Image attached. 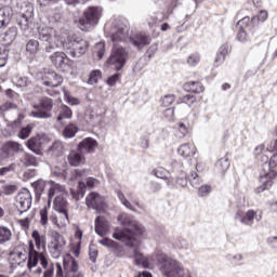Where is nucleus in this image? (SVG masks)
<instances>
[{"instance_id":"6ab92c4d","label":"nucleus","mask_w":277,"mask_h":277,"mask_svg":"<svg viewBox=\"0 0 277 277\" xmlns=\"http://www.w3.org/2000/svg\"><path fill=\"white\" fill-rule=\"evenodd\" d=\"M50 61L56 70H64V68L67 66L68 56H66V53L64 52L55 51L52 55H50Z\"/></svg>"},{"instance_id":"7ed1b4c3","label":"nucleus","mask_w":277,"mask_h":277,"mask_svg":"<svg viewBox=\"0 0 277 277\" xmlns=\"http://www.w3.org/2000/svg\"><path fill=\"white\" fill-rule=\"evenodd\" d=\"M277 155L275 154L268 163H264V173L260 175L261 185L255 188V193L263 194V192L269 189L274 185V179H276L277 172L274 168L277 167Z\"/></svg>"},{"instance_id":"2eb2a0df","label":"nucleus","mask_w":277,"mask_h":277,"mask_svg":"<svg viewBox=\"0 0 277 277\" xmlns=\"http://www.w3.org/2000/svg\"><path fill=\"white\" fill-rule=\"evenodd\" d=\"M66 188L61 185V196H56L53 201L54 211L68 220V201H66Z\"/></svg>"},{"instance_id":"423d86ee","label":"nucleus","mask_w":277,"mask_h":277,"mask_svg":"<svg viewBox=\"0 0 277 277\" xmlns=\"http://www.w3.org/2000/svg\"><path fill=\"white\" fill-rule=\"evenodd\" d=\"M160 269L166 277H192L189 271H184L176 260L166 255L162 256V265L160 266Z\"/></svg>"},{"instance_id":"c85d7f7f","label":"nucleus","mask_w":277,"mask_h":277,"mask_svg":"<svg viewBox=\"0 0 277 277\" xmlns=\"http://www.w3.org/2000/svg\"><path fill=\"white\" fill-rule=\"evenodd\" d=\"M11 256H13V259H17L18 261H27V259H29V253H27V246L22 245L17 247L14 251L11 252Z\"/></svg>"},{"instance_id":"0e129e2a","label":"nucleus","mask_w":277,"mask_h":277,"mask_svg":"<svg viewBox=\"0 0 277 277\" xmlns=\"http://www.w3.org/2000/svg\"><path fill=\"white\" fill-rule=\"evenodd\" d=\"M133 254L136 265H142V263H144V255L140 253L137 249H134Z\"/></svg>"},{"instance_id":"393cba45","label":"nucleus","mask_w":277,"mask_h":277,"mask_svg":"<svg viewBox=\"0 0 277 277\" xmlns=\"http://www.w3.org/2000/svg\"><path fill=\"white\" fill-rule=\"evenodd\" d=\"M177 153L181 157H184V159L194 157L196 155V146L185 143L179 147Z\"/></svg>"},{"instance_id":"20e7f679","label":"nucleus","mask_w":277,"mask_h":277,"mask_svg":"<svg viewBox=\"0 0 277 277\" xmlns=\"http://www.w3.org/2000/svg\"><path fill=\"white\" fill-rule=\"evenodd\" d=\"M103 16V8L89 6L83 11L82 17L79 19L78 25L81 31H90L92 27H96Z\"/></svg>"},{"instance_id":"052dcab7","label":"nucleus","mask_w":277,"mask_h":277,"mask_svg":"<svg viewBox=\"0 0 277 277\" xmlns=\"http://www.w3.org/2000/svg\"><path fill=\"white\" fill-rule=\"evenodd\" d=\"M16 104L12 102H6L0 106V111H10V109H16Z\"/></svg>"},{"instance_id":"f704fd0d","label":"nucleus","mask_w":277,"mask_h":277,"mask_svg":"<svg viewBox=\"0 0 277 277\" xmlns=\"http://www.w3.org/2000/svg\"><path fill=\"white\" fill-rule=\"evenodd\" d=\"M129 36V30L124 28H119L116 32H114L110 37L113 42H122V40L127 39Z\"/></svg>"},{"instance_id":"a19ab883","label":"nucleus","mask_w":277,"mask_h":277,"mask_svg":"<svg viewBox=\"0 0 277 277\" xmlns=\"http://www.w3.org/2000/svg\"><path fill=\"white\" fill-rule=\"evenodd\" d=\"M117 197L120 200L121 205L126 207V209H129L130 211H135V208H133V205L129 200H127V197L124 196L123 193H121L120 189L116 190Z\"/></svg>"},{"instance_id":"39448f33","label":"nucleus","mask_w":277,"mask_h":277,"mask_svg":"<svg viewBox=\"0 0 277 277\" xmlns=\"http://www.w3.org/2000/svg\"><path fill=\"white\" fill-rule=\"evenodd\" d=\"M39 40L47 42L45 53H53L55 49H62L64 41L57 36V30L51 27H43L39 30Z\"/></svg>"},{"instance_id":"774afa93","label":"nucleus","mask_w":277,"mask_h":277,"mask_svg":"<svg viewBox=\"0 0 277 277\" xmlns=\"http://www.w3.org/2000/svg\"><path fill=\"white\" fill-rule=\"evenodd\" d=\"M267 150L268 153H274L275 155H277V140H275L267 146Z\"/></svg>"},{"instance_id":"09e8293b","label":"nucleus","mask_w":277,"mask_h":277,"mask_svg":"<svg viewBox=\"0 0 277 277\" xmlns=\"http://www.w3.org/2000/svg\"><path fill=\"white\" fill-rule=\"evenodd\" d=\"M199 63H200V54L199 53L190 54L187 58L188 66H198Z\"/></svg>"},{"instance_id":"dca6fc26","label":"nucleus","mask_w":277,"mask_h":277,"mask_svg":"<svg viewBox=\"0 0 277 277\" xmlns=\"http://www.w3.org/2000/svg\"><path fill=\"white\" fill-rule=\"evenodd\" d=\"M85 205L89 209H94V211L101 213L105 209V197L96 192H92L87 196Z\"/></svg>"},{"instance_id":"49530a36","label":"nucleus","mask_w":277,"mask_h":277,"mask_svg":"<svg viewBox=\"0 0 277 277\" xmlns=\"http://www.w3.org/2000/svg\"><path fill=\"white\" fill-rule=\"evenodd\" d=\"M101 75H102L101 70L91 71L88 83H90V85H94V83H98V79H101Z\"/></svg>"},{"instance_id":"4d7b16f0","label":"nucleus","mask_w":277,"mask_h":277,"mask_svg":"<svg viewBox=\"0 0 277 277\" xmlns=\"http://www.w3.org/2000/svg\"><path fill=\"white\" fill-rule=\"evenodd\" d=\"M16 189V185H4L2 187V192L5 194V196H12V194H15Z\"/></svg>"},{"instance_id":"13d9d810","label":"nucleus","mask_w":277,"mask_h":277,"mask_svg":"<svg viewBox=\"0 0 277 277\" xmlns=\"http://www.w3.org/2000/svg\"><path fill=\"white\" fill-rule=\"evenodd\" d=\"M95 51H97L98 60H103V55H105V43L100 42L95 45Z\"/></svg>"},{"instance_id":"3c124183","label":"nucleus","mask_w":277,"mask_h":277,"mask_svg":"<svg viewBox=\"0 0 277 277\" xmlns=\"http://www.w3.org/2000/svg\"><path fill=\"white\" fill-rule=\"evenodd\" d=\"M78 186L80 189L78 193H75L71 190V195H72V198H75V200H80L84 196L83 187H85V183L79 182Z\"/></svg>"},{"instance_id":"9d476101","label":"nucleus","mask_w":277,"mask_h":277,"mask_svg":"<svg viewBox=\"0 0 277 277\" xmlns=\"http://www.w3.org/2000/svg\"><path fill=\"white\" fill-rule=\"evenodd\" d=\"M32 107L36 110L30 111L31 118H38V119L53 118V114H51V111L53 110V98L41 97L39 100V104H35Z\"/></svg>"},{"instance_id":"6e6552de","label":"nucleus","mask_w":277,"mask_h":277,"mask_svg":"<svg viewBox=\"0 0 277 277\" xmlns=\"http://www.w3.org/2000/svg\"><path fill=\"white\" fill-rule=\"evenodd\" d=\"M15 12L19 14L17 25H19L22 29H27L31 23V18H34V4L25 0H19L16 3Z\"/></svg>"},{"instance_id":"bf43d9fd","label":"nucleus","mask_w":277,"mask_h":277,"mask_svg":"<svg viewBox=\"0 0 277 277\" xmlns=\"http://www.w3.org/2000/svg\"><path fill=\"white\" fill-rule=\"evenodd\" d=\"M120 81V74H114L107 79V84L111 87L116 85Z\"/></svg>"},{"instance_id":"e2e57ef3","label":"nucleus","mask_w":277,"mask_h":277,"mask_svg":"<svg viewBox=\"0 0 277 277\" xmlns=\"http://www.w3.org/2000/svg\"><path fill=\"white\" fill-rule=\"evenodd\" d=\"M224 62H226V56L224 54H221L220 52H217L216 57L214 60V66H222V64H224Z\"/></svg>"},{"instance_id":"58836bf2","label":"nucleus","mask_w":277,"mask_h":277,"mask_svg":"<svg viewBox=\"0 0 277 277\" xmlns=\"http://www.w3.org/2000/svg\"><path fill=\"white\" fill-rule=\"evenodd\" d=\"M12 81L17 88H27V85H29V78L21 75L13 76Z\"/></svg>"},{"instance_id":"9b49d317","label":"nucleus","mask_w":277,"mask_h":277,"mask_svg":"<svg viewBox=\"0 0 277 277\" xmlns=\"http://www.w3.org/2000/svg\"><path fill=\"white\" fill-rule=\"evenodd\" d=\"M31 187H34L37 198H40V196H42V194L44 193V189L49 187L48 207H51V200H53V197L55 196V194H57V190L60 189V185H57L55 182H45L43 180L32 182Z\"/></svg>"},{"instance_id":"1a4fd4ad","label":"nucleus","mask_w":277,"mask_h":277,"mask_svg":"<svg viewBox=\"0 0 277 277\" xmlns=\"http://www.w3.org/2000/svg\"><path fill=\"white\" fill-rule=\"evenodd\" d=\"M61 47L66 51H69L71 57H81V55H85V53H88L90 43L81 38H67V41H63Z\"/></svg>"},{"instance_id":"7c9ffc66","label":"nucleus","mask_w":277,"mask_h":277,"mask_svg":"<svg viewBox=\"0 0 277 277\" xmlns=\"http://www.w3.org/2000/svg\"><path fill=\"white\" fill-rule=\"evenodd\" d=\"M26 146L31 153H35V155H42V148L40 147V140L37 137H30L26 142Z\"/></svg>"},{"instance_id":"4c0bfd02","label":"nucleus","mask_w":277,"mask_h":277,"mask_svg":"<svg viewBox=\"0 0 277 277\" xmlns=\"http://www.w3.org/2000/svg\"><path fill=\"white\" fill-rule=\"evenodd\" d=\"M26 51H27V53H30L31 55L38 53V51H40V42H38V40H36V39H30L26 43Z\"/></svg>"},{"instance_id":"c03bdc74","label":"nucleus","mask_w":277,"mask_h":277,"mask_svg":"<svg viewBox=\"0 0 277 277\" xmlns=\"http://www.w3.org/2000/svg\"><path fill=\"white\" fill-rule=\"evenodd\" d=\"M256 19V16L252 17L250 19V16H246L242 19H240L237 25L238 27H240V29H248V27H250V25H252V23H254V21Z\"/></svg>"},{"instance_id":"aec40b11","label":"nucleus","mask_w":277,"mask_h":277,"mask_svg":"<svg viewBox=\"0 0 277 277\" xmlns=\"http://www.w3.org/2000/svg\"><path fill=\"white\" fill-rule=\"evenodd\" d=\"M44 79L43 85L49 88H60L64 81V78H62V76L57 75L55 71H48L44 75Z\"/></svg>"},{"instance_id":"69168bd1","label":"nucleus","mask_w":277,"mask_h":277,"mask_svg":"<svg viewBox=\"0 0 277 277\" xmlns=\"http://www.w3.org/2000/svg\"><path fill=\"white\" fill-rule=\"evenodd\" d=\"M8 51L3 50L0 52V68H3L8 64Z\"/></svg>"},{"instance_id":"603ef678","label":"nucleus","mask_w":277,"mask_h":277,"mask_svg":"<svg viewBox=\"0 0 277 277\" xmlns=\"http://www.w3.org/2000/svg\"><path fill=\"white\" fill-rule=\"evenodd\" d=\"M174 101H175L174 95H172V94L164 95L161 98L162 107H170V105H172V103H174Z\"/></svg>"},{"instance_id":"4468645a","label":"nucleus","mask_w":277,"mask_h":277,"mask_svg":"<svg viewBox=\"0 0 277 277\" xmlns=\"http://www.w3.org/2000/svg\"><path fill=\"white\" fill-rule=\"evenodd\" d=\"M15 153H23V145L21 143L9 141L0 148V161H8L10 157H14Z\"/></svg>"},{"instance_id":"0eeeda50","label":"nucleus","mask_w":277,"mask_h":277,"mask_svg":"<svg viewBox=\"0 0 277 277\" xmlns=\"http://www.w3.org/2000/svg\"><path fill=\"white\" fill-rule=\"evenodd\" d=\"M160 269L166 277H192L189 271H184L176 260L166 255L162 256V265L160 266Z\"/></svg>"},{"instance_id":"864d4df0","label":"nucleus","mask_w":277,"mask_h":277,"mask_svg":"<svg viewBox=\"0 0 277 277\" xmlns=\"http://www.w3.org/2000/svg\"><path fill=\"white\" fill-rule=\"evenodd\" d=\"M181 103H185L188 107H192L196 103V97L192 94H186L181 98Z\"/></svg>"},{"instance_id":"6e6d98bb","label":"nucleus","mask_w":277,"mask_h":277,"mask_svg":"<svg viewBox=\"0 0 277 277\" xmlns=\"http://www.w3.org/2000/svg\"><path fill=\"white\" fill-rule=\"evenodd\" d=\"M209 194H211V186L202 185L198 188V196L201 198H205V196H208Z\"/></svg>"},{"instance_id":"f3484780","label":"nucleus","mask_w":277,"mask_h":277,"mask_svg":"<svg viewBox=\"0 0 277 277\" xmlns=\"http://www.w3.org/2000/svg\"><path fill=\"white\" fill-rule=\"evenodd\" d=\"M65 243L66 242H64V238L62 237V235L56 234L54 241H52L51 245L48 247L52 259H60V256H62Z\"/></svg>"},{"instance_id":"f8f14e48","label":"nucleus","mask_w":277,"mask_h":277,"mask_svg":"<svg viewBox=\"0 0 277 277\" xmlns=\"http://www.w3.org/2000/svg\"><path fill=\"white\" fill-rule=\"evenodd\" d=\"M127 60H129V52H127L122 47H115L108 58V64H110V66H115V70L119 71L124 68Z\"/></svg>"},{"instance_id":"79ce46f5","label":"nucleus","mask_w":277,"mask_h":277,"mask_svg":"<svg viewBox=\"0 0 277 277\" xmlns=\"http://www.w3.org/2000/svg\"><path fill=\"white\" fill-rule=\"evenodd\" d=\"M185 88H189L190 92H194L195 94L205 92V87L200 82H188L185 84Z\"/></svg>"},{"instance_id":"338daca9","label":"nucleus","mask_w":277,"mask_h":277,"mask_svg":"<svg viewBox=\"0 0 277 277\" xmlns=\"http://www.w3.org/2000/svg\"><path fill=\"white\" fill-rule=\"evenodd\" d=\"M163 116L164 118H167V120L171 121L174 120V108H167L163 111Z\"/></svg>"},{"instance_id":"c756f323","label":"nucleus","mask_w":277,"mask_h":277,"mask_svg":"<svg viewBox=\"0 0 277 277\" xmlns=\"http://www.w3.org/2000/svg\"><path fill=\"white\" fill-rule=\"evenodd\" d=\"M230 168V161L228 160V156H224L219 159L215 163V171L219 174H224Z\"/></svg>"},{"instance_id":"4be33fe9","label":"nucleus","mask_w":277,"mask_h":277,"mask_svg":"<svg viewBox=\"0 0 277 277\" xmlns=\"http://www.w3.org/2000/svg\"><path fill=\"white\" fill-rule=\"evenodd\" d=\"M151 174L156 176L157 179H162V181H166L167 187L172 189L174 187V183L172 182V177H170V172L166 170L163 167H158L151 171Z\"/></svg>"},{"instance_id":"37998d69","label":"nucleus","mask_w":277,"mask_h":277,"mask_svg":"<svg viewBox=\"0 0 277 277\" xmlns=\"http://www.w3.org/2000/svg\"><path fill=\"white\" fill-rule=\"evenodd\" d=\"M31 131H34V126L27 124L19 130L17 137H19V140H27V137L31 135Z\"/></svg>"},{"instance_id":"cd10ccee","label":"nucleus","mask_w":277,"mask_h":277,"mask_svg":"<svg viewBox=\"0 0 277 277\" xmlns=\"http://www.w3.org/2000/svg\"><path fill=\"white\" fill-rule=\"evenodd\" d=\"M19 161L25 168H38V158L29 153H24Z\"/></svg>"},{"instance_id":"e433bc0d","label":"nucleus","mask_w":277,"mask_h":277,"mask_svg":"<svg viewBox=\"0 0 277 277\" xmlns=\"http://www.w3.org/2000/svg\"><path fill=\"white\" fill-rule=\"evenodd\" d=\"M187 179H188V182L190 183L192 187H194L195 189H198V187H200V184L202 183V179H200L198 173H196L195 171H192L187 175Z\"/></svg>"},{"instance_id":"f257e3e1","label":"nucleus","mask_w":277,"mask_h":277,"mask_svg":"<svg viewBox=\"0 0 277 277\" xmlns=\"http://www.w3.org/2000/svg\"><path fill=\"white\" fill-rule=\"evenodd\" d=\"M117 220L123 227H116L113 233V237L117 241H121L130 248H135L137 246V239H135V236L143 235L144 227H142L137 221L133 220V216L127 213L119 214Z\"/></svg>"},{"instance_id":"de8ad7c7","label":"nucleus","mask_w":277,"mask_h":277,"mask_svg":"<svg viewBox=\"0 0 277 277\" xmlns=\"http://www.w3.org/2000/svg\"><path fill=\"white\" fill-rule=\"evenodd\" d=\"M101 246H104L105 248H118V242L114 241L113 239L105 238L97 241Z\"/></svg>"},{"instance_id":"a211bd4d","label":"nucleus","mask_w":277,"mask_h":277,"mask_svg":"<svg viewBox=\"0 0 277 277\" xmlns=\"http://www.w3.org/2000/svg\"><path fill=\"white\" fill-rule=\"evenodd\" d=\"M98 146V142L92 137H87L82 140L78 144V150L81 153V155H90L91 153H94L96 150V147Z\"/></svg>"},{"instance_id":"473e14b6","label":"nucleus","mask_w":277,"mask_h":277,"mask_svg":"<svg viewBox=\"0 0 277 277\" xmlns=\"http://www.w3.org/2000/svg\"><path fill=\"white\" fill-rule=\"evenodd\" d=\"M72 118V110L70 107L63 105L61 106L60 114L56 118L57 122H62V120H70Z\"/></svg>"},{"instance_id":"412c9836","label":"nucleus","mask_w":277,"mask_h":277,"mask_svg":"<svg viewBox=\"0 0 277 277\" xmlns=\"http://www.w3.org/2000/svg\"><path fill=\"white\" fill-rule=\"evenodd\" d=\"M130 42L140 51L144 47H147V44H150V37L144 32H140L130 37Z\"/></svg>"},{"instance_id":"8fccbe9b","label":"nucleus","mask_w":277,"mask_h":277,"mask_svg":"<svg viewBox=\"0 0 277 277\" xmlns=\"http://www.w3.org/2000/svg\"><path fill=\"white\" fill-rule=\"evenodd\" d=\"M141 148L148 150L150 148V133H147L141 137Z\"/></svg>"},{"instance_id":"5fc2aeb1","label":"nucleus","mask_w":277,"mask_h":277,"mask_svg":"<svg viewBox=\"0 0 277 277\" xmlns=\"http://www.w3.org/2000/svg\"><path fill=\"white\" fill-rule=\"evenodd\" d=\"M16 170V163H11L8 167L0 168V176H5L9 172H14Z\"/></svg>"},{"instance_id":"a878e982","label":"nucleus","mask_w":277,"mask_h":277,"mask_svg":"<svg viewBox=\"0 0 277 277\" xmlns=\"http://www.w3.org/2000/svg\"><path fill=\"white\" fill-rule=\"evenodd\" d=\"M67 159H68V163L74 168L81 166V163H85V157L82 154H79V151H75V150L69 153Z\"/></svg>"},{"instance_id":"c9c22d12","label":"nucleus","mask_w":277,"mask_h":277,"mask_svg":"<svg viewBox=\"0 0 277 277\" xmlns=\"http://www.w3.org/2000/svg\"><path fill=\"white\" fill-rule=\"evenodd\" d=\"M12 239V230L6 226H0V245L8 243Z\"/></svg>"},{"instance_id":"2f4dec72","label":"nucleus","mask_w":277,"mask_h":277,"mask_svg":"<svg viewBox=\"0 0 277 277\" xmlns=\"http://www.w3.org/2000/svg\"><path fill=\"white\" fill-rule=\"evenodd\" d=\"M32 239H35V246L37 250H40V248H43V250L47 248L45 239L47 237L40 235V232L34 230L31 234Z\"/></svg>"},{"instance_id":"5701e85b","label":"nucleus","mask_w":277,"mask_h":277,"mask_svg":"<svg viewBox=\"0 0 277 277\" xmlns=\"http://www.w3.org/2000/svg\"><path fill=\"white\" fill-rule=\"evenodd\" d=\"M109 230V223L104 216H97L95 219V233L100 237H105Z\"/></svg>"},{"instance_id":"bb28decb","label":"nucleus","mask_w":277,"mask_h":277,"mask_svg":"<svg viewBox=\"0 0 277 277\" xmlns=\"http://www.w3.org/2000/svg\"><path fill=\"white\" fill-rule=\"evenodd\" d=\"M16 36H18V29L16 27L9 28L3 35L2 40L5 47H10L12 42L16 40Z\"/></svg>"},{"instance_id":"f03ea898","label":"nucleus","mask_w":277,"mask_h":277,"mask_svg":"<svg viewBox=\"0 0 277 277\" xmlns=\"http://www.w3.org/2000/svg\"><path fill=\"white\" fill-rule=\"evenodd\" d=\"M39 262L41 267H38L35 271V274H43L42 277L55 276V265L53 263H49V255L44 252H38V250H36V245H34V240H29L27 262L28 269H34Z\"/></svg>"},{"instance_id":"b1692460","label":"nucleus","mask_w":277,"mask_h":277,"mask_svg":"<svg viewBox=\"0 0 277 277\" xmlns=\"http://www.w3.org/2000/svg\"><path fill=\"white\" fill-rule=\"evenodd\" d=\"M12 14V8L10 6H3L0 9V29H3V27H8V25H10Z\"/></svg>"},{"instance_id":"ea45409f","label":"nucleus","mask_w":277,"mask_h":277,"mask_svg":"<svg viewBox=\"0 0 277 277\" xmlns=\"http://www.w3.org/2000/svg\"><path fill=\"white\" fill-rule=\"evenodd\" d=\"M254 217H256V212H254V210H249L243 219H241V224H245V226H252V224H254Z\"/></svg>"},{"instance_id":"a18cd8bd","label":"nucleus","mask_w":277,"mask_h":277,"mask_svg":"<svg viewBox=\"0 0 277 277\" xmlns=\"http://www.w3.org/2000/svg\"><path fill=\"white\" fill-rule=\"evenodd\" d=\"M39 215L41 226H47L49 224V208L41 209Z\"/></svg>"},{"instance_id":"72a5a7b5","label":"nucleus","mask_w":277,"mask_h":277,"mask_svg":"<svg viewBox=\"0 0 277 277\" xmlns=\"http://www.w3.org/2000/svg\"><path fill=\"white\" fill-rule=\"evenodd\" d=\"M78 132H79V127H77V124L75 123H69L67 127H65L63 131V135L67 140H70L75 137V135H77Z\"/></svg>"},{"instance_id":"ddd939ff","label":"nucleus","mask_w":277,"mask_h":277,"mask_svg":"<svg viewBox=\"0 0 277 277\" xmlns=\"http://www.w3.org/2000/svg\"><path fill=\"white\" fill-rule=\"evenodd\" d=\"M34 198L27 188H23L15 197V207L21 215L31 209Z\"/></svg>"},{"instance_id":"680f3d73","label":"nucleus","mask_w":277,"mask_h":277,"mask_svg":"<svg viewBox=\"0 0 277 277\" xmlns=\"http://www.w3.org/2000/svg\"><path fill=\"white\" fill-rule=\"evenodd\" d=\"M63 146H62V143L60 142H54L50 148V150H52V153L56 154V155H60V153H62L63 150Z\"/></svg>"}]
</instances>
